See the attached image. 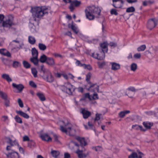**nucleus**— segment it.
Wrapping results in <instances>:
<instances>
[{"instance_id":"obj_1","label":"nucleus","mask_w":158,"mask_h":158,"mask_svg":"<svg viewBox=\"0 0 158 158\" xmlns=\"http://www.w3.org/2000/svg\"><path fill=\"white\" fill-rule=\"evenodd\" d=\"M4 18L5 16L3 15L0 14V27L15 30V28L12 27V26L15 25L13 22V16L11 15H9L6 16L4 20Z\"/></svg>"},{"instance_id":"obj_2","label":"nucleus","mask_w":158,"mask_h":158,"mask_svg":"<svg viewBox=\"0 0 158 158\" xmlns=\"http://www.w3.org/2000/svg\"><path fill=\"white\" fill-rule=\"evenodd\" d=\"M85 12L87 18L89 20H92L94 18V16L93 14L94 15H100L101 11L98 8L92 6L87 7L85 10Z\"/></svg>"},{"instance_id":"obj_3","label":"nucleus","mask_w":158,"mask_h":158,"mask_svg":"<svg viewBox=\"0 0 158 158\" xmlns=\"http://www.w3.org/2000/svg\"><path fill=\"white\" fill-rule=\"evenodd\" d=\"M48 9L42 8L39 7H31V12L34 17L40 18L43 16L45 14L48 13L47 11Z\"/></svg>"},{"instance_id":"obj_4","label":"nucleus","mask_w":158,"mask_h":158,"mask_svg":"<svg viewBox=\"0 0 158 158\" xmlns=\"http://www.w3.org/2000/svg\"><path fill=\"white\" fill-rule=\"evenodd\" d=\"M91 74L90 73H89L86 75V80L87 82L88 85L87 89L90 91L95 92H98L99 90V86L97 84H92L90 81V79L91 77Z\"/></svg>"},{"instance_id":"obj_5","label":"nucleus","mask_w":158,"mask_h":158,"mask_svg":"<svg viewBox=\"0 0 158 158\" xmlns=\"http://www.w3.org/2000/svg\"><path fill=\"white\" fill-rule=\"evenodd\" d=\"M63 122L64 127L60 126V130L62 132L66 134H67L68 131H69L70 135H73L75 133L76 130L71 128L72 125L71 123L68 122L66 123L64 122Z\"/></svg>"},{"instance_id":"obj_6","label":"nucleus","mask_w":158,"mask_h":158,"mask_svg":"<svg viewBox=\"0 0 158 158\" xmlns=\"http://www.w3.org/2000/svg\"><path fill=\"white\" fill-rule=\"evenodd\" d=\"M81 4V1L77 0H73L71 2L69 8L71 12H73L75 10V7H79Z\"/></svg>"},{"instance_id":"obj_7","label":"nucleus","mask_w":158,"mask_h":158,"mask_svg":"<svg viewBox=\"0 0 158 158\" xmlns=\"http://www.w3.org/2000/svg\"><path fill=\"white\" fill-rule=\"evenodd\" d=\"M158 22V19L156 18L149 20L147 24L148 28L150 30L152 29L157 24Z\"/></svg>"},{"instance_id":"obj_8","label":"nucleus","mask_w":158,"mask_h":158,"mask_svg":"<svg viewBox=\"0 0 158 158\" xmlns=\"http://www.w3.org/2000/svg\"><path fill=\"white\" fill-rule=\"evenodd\" d=\"M43 78L47 82L51 83L54 81V78L51 73L49 71L46 72V73L43 74Z\"/></svg>"},{"instance_id":"obj_9","label":"nucleus","mask_w":158,"mask_h":158,"mask_svg":"<svg viewBox=\"0 0 158 158\" xmlns=\"http://www.w3.org/2000/svg\"><path fill=\"white\" fill-rule=\"evenodd\" d=\"M7 143L10 144V145L7 146L6 150L7 151L12 150V147L15 144L16 141H13L12 140L9 138H7L6 139Z\"/></svg>"},{"instance_id":"obj_10","label":"nucleus","mask_w":158,"mask_h":158,"mask_svg":"<svg viewBox=\"0 0 158 158\" xmlns=\"http://www.w3.org/2000/svg\"><path fill=\"white\" fill-rule=\"evenodd\" d=\"M12 152H9L6 154V155L8 158H20V156L19 154L15 151L12 150Z\"/></svg>"},{"instance_id":"obj_11","label":"nucleus","mask_w":158,"mask_h":158,"mask_svg":"<svg viewBox=\"0 0 158 158\" xmlns=\"http://www.w3.org/2000/svg\"><path fill=\"white\" fill-rule=\"evenodd\" d=\"M84 150L85 149H84V150L82 149L80 150L78 149L76 152V153L78 154L79 158H85L88 155L89 153L88 152L86 154L83 153V152Z\"/></svg>"},{"instance_id":"obj_12","label":"nucleus","mask_w":158,"mask_h":158,"mask_svg":"<svg viewBox=\"0 0 158 158\" xmlns=\"http://www.w3.org/2000/svg\"><path fill=\"white\" fill-rule=\"evenodd\" d=\"M12 85L13 87L16 88L18 90L19 93L21 92L23 89L24 88V87L22 84H19L18 85L15 83H12Z\"/></svg>"},{"instance_id":"obj_13","label":"nucleus","mask_w":158,"mask_h":158,"mask_svg":"<svg viewBox=\"0 0 158 158\" xmlns=\"http://www.w3.org/2000/svg\"><path fill=\"white\" fill-rule=\"evenodd\" d=\"M81 113L82 114L83 117L85 119L88 118L91 115V113L90 112L84 109H81Z\"/></svg>"},{"instance_id":"obj_14","label":"nucleus","mask_w":158,"mask_h":158,"mask_svg":"<svg viewBox=\"0 0 158 158\" xmlns=\"http://www.w3.org/2000/svg\"><path fill=\"white\" fill-rule=\"evenodd\" d=\"M0 54L8 57H10L11 56V54L6 49L4 48L0 49Z\"/></svg>"},{"instance_id":"obj_15","label":"nucleus","mask_w":158,"mask_h":158,"mask_svg":"<svg viewBox=\"0 0 158 158\" xmlns=\"http://www.w3.org/2000/svg\"><path fill=\"white\" fill-rule=\"evenodd\" d=\"M101 54L102 55V56H100V54L98 53L96 54L93 53L92 55L93 57L97 59L98 60H102L105 57V54L104 53L102 52H101Z\"/></svg>"},{"instance_id":"obj_16","label":"nucleus","mask_w":158,"mask_h":158,"mask_svg":"<svg viewBox=\"0 0 158 158\" xmlns=\"http://www.w3.org/2000/svg\"><path fill=\"white\" fill-rule=\"evenodd\" d=\"M40 137L44 141H52L51 138L47 134H43L40 135Z\"/></svg>"},{"instance_id":"obj_17","label":"nucleus","mask_w":158,"mask_h":158,"mask_svg":"<svg viewBox=\"0 0 158 158\" xmlns=\"http://www.w3.org/2000/svg\"><path fill=\"white\" fill-rule=\"evenodd\" d=\"M76 139L80 143V146L81 148H83L86 145L87 143L85 142L84 138H81L79 137H78L76 138Z\"/></svg>"},{"instance_id":"obj_18","label":"nucleus","mask_w":158,"mask_h":158,"mask_svg":"<svg viewBox=\"0 0 158 158\" xmlns=\"http://www.w3.org/2000/svg\"><path fill=\"white\" fill-rule=\"evenodd\" d=\"M101 47L102 48V52L105 53L108 51L107 43L106 42H104L100 44Z\"/></svg>"},{"instance_id":"obj_19","label":"nucleus","mask_w":158,"mask_h":158,"mask_svg":"<svg viewBox=\"0 0 158 158\" xmlns=\"http://www.w3.org/2000/svg\"><path fill=\"white\" fill-rule=\"evenodd\" d=\"M112 65L111 69L114 71H116L120 68V65L119 64L115 63H111Z\"/></svg>"},{"instance_id":"obj_20","label":"nucleus","mask_w":158,"mask_h":158,"mask_svg":"<svg viewBox=\"0 0 158 158\" xmlns=\"http://www.w3.org/2000/svg\"><path fill=\"white\" fill-rule=\"evenodd\" d=\"M46 63L51 66H53L55 64L54 60L52 57H48Z\"/></svg>"},{"instance_id":"obj_21","label":"nucleus","mask_w":158,"mask_h":158,"mask_svg":"<svg viewBox=\"0 0 158 158\" xmlns=\"http://www.w3.org/2000/svg\"><path fill=\"white\" fill-rule=\"evenodd\" d=\"M16 112L17 114H19L25 118L28 119L29 118V116L27 114L22 111L16 110Z\"/></svg>"},{"instance_id":"obj_22","label":"nucleus","mask_w":158,"mask_h":158,"mask_svg":"<svg viewBox=\"0 0 158 158\" xmlns=\"http://www.w3.org/2000/svg\"><path fill=\"white\" fill-rule=\"evenodd\" d=\"M68 27L71 28L73 31L76 34H77L78 33L79 30L77 29V28L73 24H68Z\"/></svg>"},{"instance_id":"obj_23","label":"nucleus","mask_w":158,"mask_h":158,"mask_svg":"<svg viewBox=\"0 0 158 158\" xmlns=\"http://www.w3.org/2000/svg\"><path fill=\"white\" fill-rule=\"evenodd\" d=\"M31 62L33 63L35 65H37L38 64V62L39 61L38 59V57H32L30 59Z\"/></svg>"},{"instance_id":"obj_24","label":"nucleus","mask_w":158,"mask_h":158,"mask_svg":"<svg viewBox=\"0 0 158 158\" xmlns=\"http://www.w3.org/2000/svg\"><path fill=\"white\" fill-rule=\"evenodd\" d=\"M112 5L115 8H120L122 7V4L120 3V1L113 2Z\"/></svg>"},{"instance_id":"obj_25","label":"nucleus","mask_w":158,"mask_h":158,"mask_svg":"<svg viewBox=\"0 0 158 158\" xmlns=\"http://www.w3.org/2000/svg\"><path fill=\"white\" fill-rule=\"evenodd\" d=\"M67 86V89L66 93L69 95H72V85L70 83H68Z\"/></svg>"},{"instance_id":"obj_26","label":"nucleus","mask_w":158,"mask_h":158,"mask_svg":"<svg viewBox=\"0 0 158 158\" xmlns=\"http://www.w3.org/2000/svg\"><path fill=\"white\" fill-rule=\"evenodd\" d=\"M48 57L44 54H43L40 57L39 61L41 63H46Z\"/></svg>"},{"instance_id":"obj_27","label":"nucleus","mask_w":158,"mask_h":158,"mask_svg":"<svg viewBox=\"0 0 158 158\" xmlns=\"http://www.w3.org/2000/svg\"><path fill=\"white\" fill-rule=\"evenodd\" d=\"M2 77L6 80L7 81L10 82L12 81L9 75L6 74H3L2 75Z\"/></svg>"},{"instance_id":"obj_28","label":"nucleus","mask_w":158,"mask_h":158,"mask_svg":"<svg viewBox=\"0 0 158 158\" xmlns=\"http://www.w3.org/2000/svg\"><path fill=\"white\" fill-rule=\"evenodd\" d=\"M31 52L33 57H38V52L35 48L32 49Z\"/></svg>"},{"instance_id":"obj_29","label":"nucleus","mask_w":158,"mask_h":158,"mask_svg":"<svg viewBox=\"0 0 158 158\" xmlns=\"http://www.w3.org/2000/svg\"><path fill=\"white\" fill-rule=\"evenodd\" d=\"M37 95L38 96L41 101H44L45 100V98L44 95L43 93H38L37 94Z\"/></svg>"},{"instance_id":"obj_30","label":"nucleus","mask_w":158,"mask_h":158,"mask_svg":"<svg viewBox=\"0 0 158 158\" xmlns=\"http://www.w3.org/2000/svg\"><path fill=\"white\" fill-rule=\"evenodd\" d=\"M28 41L31 44H34L35 43L36 40L34 37L31 36H29L28 37Z\"/></svg>"},{"instance_id":"obj_31","label":"nucleus","mask_w":158,"mask_h":158,"mask_svg":"<svg viewBox=\"0 0 158 158\" xmlns=\"http://www.w3.org/2000/svg\"><path fill=\"white\" fill-rule=\"evenodd\" d=\"M143 125L147 129H149L152 126V124L150 123L147 122H143Z\"/></svg>"},{"instance_id":"obj_32","label":"nucleus","mask_w":158,"mask_h":158,"mask_svg":"<svg viewBox=\"0 0 158 158\" xmlns=\"http://www.w3.org/2000/svg\"><path fill=\"white\" fill-rule=\"evenodd\" d=\"M0 96L4 100H6L7 98L6 94L2 91H0Z\"/></svg>"},{"instance_id":"obj_33","label":"nucleus","mask_w":158,"mask_h":158,"mask_svg":"<svg viewBox=\"0 0 158 158\" xmlns=\"http://www.w3.org/2000/svg\"><path fill=\"white\" fill-rule=\"evenodd\" d=\"M51 153L53 157L56 158L59 155L60 152L58 151L53 150L52 151Z\"/></svg>"},{"instance_id":"obj_34","label":"nucleus","mask_w":158,"mask_h":158,"mask_svg":"<svg viewBox=\"0 0 158 158\" xmlns=\"http://www.w3.org/2000/svg\"><path fill=\"white\" fill-rule=\"evenodd\" d=\"M39 49L42 51L45 50L47 48L46 46L44 44L41 43H39L38 45Z\"/></svg>"},{"instance_id":"obj_35","label":"nucleus","mask_w":158,"mask_h":158,"mask_svg":"<svg viewBox=\"0 0 158 158\" xmlns=\"http://www.w3.org/2000/svg\"><path fill=\"white\" fill-rule=\"evenodd\" d=\"M137 65L135 63H132L131 65V70L133 71H136L137 69Z\"/></svg>"},{"instance_id":"obj_36","label":"nucleus","mask_w":158,"mask_h":158,"mask_svg":"<svg viewBox=\"0 0 158 158\" xmlns=\"http://www.w3.org/2000/svg\"><path fill=\"white\" fill-rule=\"evenodd\" d=\"M23 64L24 67L26 69L29 68L31 67L30 64L26 61H23Z\"/></svg>"},{"instance_id":"obj_37","label":"nucleus","mask_w":158,"mask_h":158,"mask_svg":"<svg viewBox=\"0 0 158 158\" xmlns=\"http://www.w3.org/2000/svg\"><path fill=\"white\" fill-rule=\"evenodd\" d=\"M67 83L64 85L61 86L60 87V89L63 92L66 93L67 89Z\"/></svg>"},{"instance_id":"obj_38","label":"nucleus","mask_w":158,"mask_h":158,"mask_svg":"<svg viewBox=\"0 0 158 158\" xmlns=\"http://www.w3.org/2000/svg\"><path fill=\"white\" fill-rule=\"evenodd\" d=\"M28 147L31 148L35 147V143L33 140H30L28 142Z\"/></svg>"},{"instance_id":"obj_39","label":"nucleus","mask_w":158,"mask_h":158,"mask_svg":"<svg viewBox=\"0 0 158 158\" xmlns=\"http://www.w3.org/2000/svg\"><path fill=\"white\" fill-rule=\"evenodd\" d=\"M146 48L145 45H143L137 48V50L138 52L141 51H143Z\"/></svg>"},{"instance_id":"obj_40","label":"nucleus","mask_w":158,"mask_h":158,"mask_svg":"<svg viewBox=\"0 0 158 158\" xmlns=\"http://www.w3.org/2000/svg\"><path fill=\"white\" fill-rule=\"evenodd\" d=\"M135 8L133 6L128 8L126 10V12L128 13L133 12L135 11Z\"/></svg>"},{"instance_id":"obj_41","label":"nucleus","mask_w":158,"mask_h":158,"mask_svg":"<svg viewBox=\"0 0 158 158\" xmlns=\"http://www.w3.org/2000/svg\"><path fill=\"white\" fill-rule=\"evenodd\" d=\"M31 72L35 77H37V72L35 68L31 69Z\"/></svg>"},{"instance_id":"obj_42","label":"nucleus","mask_w":158,"mask_h":158,"mask_svg":"<svg viewBox=\"0 0 158 158\" xmlns=\"http://www.w3.org/2000/svg\"><path fill=\"white\" fill-rule=\"evenodd\" d=\"M41 67V71L40 72H42L43 73V74H44L45 73H46V72L48 71H49V70L46 69L44 67V65H42L40 66Z\"/></svg>"},{"instance_id":"obj_43","label":"nucleus","mask_w":158,"mask_h":158,"mask_svg":"<svg viewBox=\"0 0 158 158\" xmlns=\"http://www.w3.org/2000/svg\"><path fill=\"white\" fill-rule=\"evenodd\" d=\"M15 119L17 122L20 123H22V119L18 115H16L15 118Z\"/></svg>"},{"instance_id":"obj_44","label":"nucleus","mask_w":158,"mask_h":158,"mask_svg":"<svg viewBox=\"0 0 158 158\" xmlns=\"http://www.w3.org/2000/svg\"><path fill=\"white\" fill-rule=\"evenodd\" d=\"M90 99V96L89 93H87L85 94L83 97L80 99L81 100H85L86 98Z\"/></svg>"},{"instance_id":"obj_45","label":"nucleus","mask_w":158,"mask_h":158,"mask_svg":"<svg viewBox=\"0 0 158 158\" xmlns=\"http://www.w3.org/2000/svg\"><path fill=\"white\" fill-rule=\"evenodd\" d=\"M137 157V154L136 152H132L128 157V158H136Z\"/></svg>"},{"instance_id":"obj_46","label":"nucleus","mask_w":158,"mask_h":158,"mask_svg":"<svg viewBox=\"0 0 158 158\" xmlns=\"http://www.w3.org/2000/svg\"><path fill=\"white\" fill-rule=\"evenodd\" d=\"M110 14L112 15H118V13L117 12V10L114 9H112L110 10Z\"/></svg>"},{"instance_id":"obj_47","label":"nucleus","mask_w":158,"mask_h":158,"mask_svg":"<svg viewBox=\"0 0 158 158\" xmlns=\"http://www.w3.org/2000/svg\"><path fill=\"white\" fill-rule=\"evenodd\" d=\"M18 102L19 104V106L21 108L23 107V102L20 98H19L18 100Z\"/></svg>"},{"instance_id":"obj_48","label":"nucleus","mask_w":158,"mask_h":158,"mask_svg":"<svg viewBox=\"0 0 158 158\" xmlns=\"http://www.w3.org/2000/svg\"><path fill=\"white\" fill-rule=\"evenodd\" d=\"M93 149H95V151L97 152L101 151L102 150V147L101 146H97L95 147H93Z\"/></svg>"},{"instance_id":"obj_49","label":"nucleus","mask_w":158,"mask_h":158,"mask_svg":"<svg viewBox=\"0 0 158 158\" xmlns=\"http://www.w3.org/2000/svg\"><path fill=\"white\" fill-rule=\"evenodd\" d=\"M29 85L32 87L35 88L37 87L36 85L34 82L32 81H30L29 83Z\"/></svg>"},{"instance_id":"obj_50","label":"nucleus","mask_w":158,"mask_h":158,"mask_svg":"<svg viewBox=\"0 0 158 158\" xmlns=\"http://www.w3.org/2000/svg\"><path fill=\"white\" fill-rule=\"evenodd\" d=\"M19 63L17 61H14L13 64V66L15 68H16L19 66Z\"/></svg>"},{"instance_id":"obj_51","label":"nucleus","mask_w":158,"mask_h":158,"mask_svg":"<svg viewBox=\"0 0 158 158\" xmlns=\"http://www.w3.org/2000/svg\"><path fill=\"white\" fill-rule=\"evenodd\" d=\"M83 65H84L83 67L85 69H87L89 70H91L92 69V67L90 65H86L85 64Z\"/></svg>"},{"instance_id":"obj_52","label":"nucleus","mask_w":158,"mask_h":158,"mask_svg":"<svg viewBox=\"0 0 158 158\" xmlns=\"http://www.w3.org/2000/svg\"><path fill=\"white\" fill-rule=\"evenodd\" d=\"M98 64L99 68H102L106 64L105 62H98Z\"/></svg>"},{"instance_id":"obj_53","label":"nucleus","mask_w":158,"mask_h":158,"mask_svg":"<svg viewBox=\"0 0 158 158\" xmlns=\"http://www.w3.org/2000/svg\"><path fill=\"white\" fill-rule=\"evenodd\" d=\"M101 115V114L97 113L96 114V117L94 119V121L99 120L100 118V116Z\"/></svg>"},{"instance_id":"obj_54","label":"nucleus","mask_w":158,"mask_h":158,"mask_svg":"<svg viewBox=\"0 0 158 158\" xmlns=\"http://www.w3.org/2000/svg\"><path fill=\"white\" fill-rule=\"evenodd\" d=\"M30 140V139L27 136L25 135L23 137V141H29Z\"/></svg>"},{"instance_id":"obj_55","label":"nucleus","mask_w":158,"mask_h":158,"mask_svg":"<svg viewBox=\"0 0 158 158\" xmlns=\"http://www.w3.org/2000/svg\"><path fill=\"white\" fill-rule=\"evenodd\" d=\"M88 125L89 127V128L92 130L94 129V126L90 122H88Z\"/></svg>"},{"instance_id":"obj_56","label":"nucleus","mask_w":158,"mask_h":158,"mask_svg":"<svg viewBox=\"0 0 158 158\" xmlns=\"http://www.w3.org/2000/svg\"><path fill=\"white\" fill-rule=\"evenodd\" d=\"M76 64H77V65L78 66H82L83 67L84 66V64H82L80 62V61L78 60H77L76 61Z\"/></svg>"},{"instance_id":"obj_57","label":"nucleus","mask_w":158,"mask_h":158,"mask_svg":"<svg viewBox=\"0 0 158 158\" xmlns=\"http://www.w3.org/2000/svg\"><path fill=\"white\" fill-rule=\"evenodd\" d=\"M141 55L140 53H136L135 54L134 57L136 59H139L141 57Z\"/></svg>"},{"instance_id":"obj_58","label":"nucleus","mask_w":158,"mask_h":158,"mask_svg":"<svg viewBox=\"0 0 158 158\" xmlns=\"http://www.w3.org/2000/svg\"><path fill=\"white\" fill-rule=\"evenodd\" d=\"M119 114V117L121 118H123L125 115V114L124 111L120 112Z\"/></svg>"},{"instance_id":"obj_59","label":"nucleus","mask_w":158,"mask_h":158,"mask_svg":"<svg viewBox=\"0 0 158 158\" xmlns=\"http://www.w3.org/2000/svg\"><path fill=\"white\" fill-rule=\"evenodd\" d=\"M139 125H132V128L133 129H134L136 130H138L139 129Z\"/></svg>"},{"instance_id":"obj_60","label":"nucleus","mask_w":158,"mask_h":158,"mask_svg":"<svg viewBox=\"0 0 158 158\" xmlns=\"http://www.w3.org/2000/svg\"><path fill=\"white\" fill-rule=\"evenodd\" d=\"M53 137L54 139V141L56 142H59L58 136L56 134H53Z\"/></svg>"},{"instance_id":"obj_61","label":"nucleus","mask_w":158,"mask_h":158,"mask_svg":"<svg viewBox=\"0 0 158 158\" xmlns=\"http://www.w3.org/2000/svg\"><path fill=\"white\" fill-rule=\"evenodd\" d=\"M93 98L94 100L98 99V95L97 94L94 93L93 94Z\"/></svg>"},{"instance_id":"obj_62","label":"nucleus","mask_w":158,"mask_h":158,"mask_svg":"<svg viewBox=\"0 0 158 158\" xmlns=\"http://www.w3.org/2000/svg\"><path fill=\"white\" fill-rule=\"evenodd\" d=\"M8 117L6 116H3L2 117L1 119L3 121H5L6 120L8 119Z\"/></svg>"},{"instance_id":"obj_63","label":"nucleus","mask_w":158,"mask_h":158,"mask_svg":"<svg viewBox=\"0 0 158 158\" xmlns=\"http://www.w3.org/2000/svg\"><path fill=\"white\" fill-rule=\"evenodd\" d=\"M127 89L130 91H131L132 92H135L136 90L135 88L133 87H130L128 88Z\"/></svg>"},{"instance_id":"obj_64","label":"nucleus","mask_w":158,"mask_h":158,"mask_svg":"<svg viewBox=\"0 0 158 158\" xmlns=\"http://www.w3.org/2000/svg\"><path fill=\"white\" fill-rule=\"evenodd\" d=\"M70 154L68 153H65L64 154V158H70Z\"/></svg>"}]
</instances>
